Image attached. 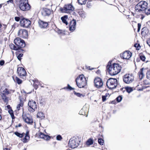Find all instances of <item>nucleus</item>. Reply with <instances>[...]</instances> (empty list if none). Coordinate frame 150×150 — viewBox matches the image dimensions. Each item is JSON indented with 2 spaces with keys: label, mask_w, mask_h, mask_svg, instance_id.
I'll list each match as a JSON object with an SVG mask.
<instances>
[{
  "label": "nucleus",
  "mask_w": 150,
  "mask_h": 150,
  "mask_svg": "<svg viewBox=\"0 0 150 150\" xmlns=\"http://www.w3.org/2000/svg\"><path fill=\"white\" fill-rule=\"evenodd\" d=\"M76 85L79 88L84 87L86 84V80L83 74L79 75L76 79Z\"/></svg>",
  "instance_id": "f257e3e1"
},
{
  "label": "nucleus",
  "mask_w": 150,
  "mask_h": 150,
  "mask_svg": "<svg viewBox=\"0 0 150 150\" xmlns=\"http://www.w3.org/2000/svg\"><path fill=\"white\" fill-rule=\"evenodd\" d=\"M19 6L20 8L23 11L29 10L30 8V6L27 0H20Z\"/></svg>",
  "instance_id": "f03ea898"
},
{
  "label": "nucleus",
  "mask_w": 150,
  "mask_h": 150,
  "mask_svg": "<svg viewBox=\"0 0 150 150\" xmlns=\"http://www.w3.org/2000/svg\"><path fill=\"white\" fill-rule=\"evenodd\" d=\"M80 142L78 138L73 137L70 139L69 145L71 148L74 149L78 146Z\"/></svg>",
  "instance_id": "7ed1b4c3"
},
{
  "label": "nucleus",
  "mask_w": 150,
  "mask_h": 150,
  "mask_svg": "<svg viewBox=\"0 0 150 150\" xmlns=\"http://www.w3.org/2000/svg\"><path fill=\"white\" fill-rule=\"evenodd\" d=\"M12 91L13 92V90H8L7 88H5L2 91H1V95L4 101L5 102L8 101V98L6 96V95L11 93Z\"/></svg>",
  "instance_id": "20e7f679"
},
{
  "label": "nucleus",
  "mask_w": 150,
  "mask_h": 150,
  "mask_svg": "<svg viewBox=\"0 0 150 150\" xmlns=\"http://www.w3.org/2000/svg\"><path fill=\"white\" fill-rule=\"evenodd\" d=\"M14 42L16 45L19 49L25 46L24 41L19 38H16L14 40Z\"/></svg>",
  "instance_id": "39448f33"
},
{
  "label": "nucleus",
  "mask_w": 150,
  "mask_h": 150,
  "mask_svg": "<svg viewBox=\"0 0 150 150\" xmlns=\"http://www.w3.org/2000/svg\"><path fill=\"white\" fill-rule=\"evenodd\" d=\"M28 109L30 112H34L37 108V105L35 101L32 100H29L28 103Z\"/></svg>",
  "instance_id": "423d86ee"
},
{
  "label": "nucleus",
  "mask_w": 150,
  "mask_h": 150,
  "mask_svg": "<svg viewBox=\"0 0 150 150\" xmlns=\"http://www.w3.org/2000/svg\"><path fill=\"white\" fill-rule=\"evenodd\" d=\"M74 6L71 4H68L65 5L63 9L62 10L63 12L67 13H70L71 11H73L74 10Z\"/></svg>",
  "instance_id": "0eeeda50"
},
{
  "label": "nucleus",
  "mask_w": 150,
  "mask_h": 150,
  "mask_svg": "<svg viewBox=\"0 0 150 150\" xmlns=\"http://www.w3.org/2000/svg\"><path fill=\"white\" fill-rule=\"evenodd\" d=\"M122 67L118 63H113V76L119 73Z\"/></svg>",
  "instance_id": "6e6552de"
},
{
  "label": "nucleus",
  "mask_w": 150,
  "mask_h": 150,
  "mask_svg": "<svg viewBox=\"0 0 150 150\" xmlns=\"http://www.w3.org/2000/svg\"><path fill=\"white\" fill-rule=\"evenodd\" d=\"M31 24V22L30 20L24 18L22 19L20 21L21 26L24 28H28Z\"/></svg>",
  "instance_id": "1a4fd4ad"
},
{
  "label": "nucleus",
  "mask_w": 150,
  "mask_h": 150,
  "mask_svg": "<svg viewBox=\"0 0 150 150\" xmlns=\"http://www.w3.org/2000/svg\"><path fill=\"white\" fill-rule=\"evenodd\" d=\"M132 55V53L129 51L127 50L124 52L122 54H120V57L123 59H128Z\"/></svg>",
  "instance_id": "9d476101"
},
{
  "label": "nucleus",
  "mask_w": 150,
  "mask_h": 150,
  "mask_svg": "<svg viewBox=\"0 0 150 150\" xmlns=\"http://www.w3.org/2000/svg\"><path fill=\"white\" fill-rule=\"evenodd\" d=\"M129 75V74H126L123 76V81L125 83L129 84L133 81V79L130 78Z\"/></svg>",
  "instance_id": "9b49d317"
},
{
  "label": "nucleus",
  "mask_w": 150,
  "mask_h": 150,
  "mask_svg": "<svg viewBox=\"0 0 150 150\" xmlns=\"http://www.w3.org/2000/svg\"><path fill=\"white\" fill-rule=\"evenodd\" d=\"M17 72L20 77L22 78L26 76V73L25 69L22 67H18L17 69Z\"/></svg>",
  "instance_id": "f8f14e48"
},
{
  "label": "nucleus",
  "mask_w": 150,
  "mask_h": 150,
  "mask_svg": "<svg viewBox=\"0 0 150 150\" xmlns=\"http://www.w3.org/2000/svg\"><path fill=\"white\" fill-rule=\"evenodd\" d=\"M94 83L95 86L97 88L101 87L103 85L102 80L100 78L98 77L95 78L94 80Z\"/></svg>",
  "instance_id": "ddd939ff"
},
{
  "label": "nucleus",
  "mask_w": 150,
  "mask_h": 150,
  "mask_svg": "<svg viewBox=\"0 0 150 150\" xmlns=\"http://www.w3.org/2000/svg\"><path fill=\"white\" fill-rule=\"evenodd\" d=\"M18 35L23 38H26L28 36V31L25 29H21L18 32Z\"/></svg>",
  "instance_id": "4468645a"
},
{
  "label": "nucleus",
  "mask_w": 150,
  "mask_h": 150,
  "mask_svg": "<svg viewBox=\"0 0 150 150\" xmlns=\"http://www.w3.org/2000/svg\"><path fill=\"white\" fill-rule=\"evenodd\" d=\"M112 61H110L108 63L106 66V73H109V74L111 75H112Z\"/></svg>",
  "instance_id": "2eb2a0df"
},
{
  "label": "nucleus",
  "mask_w": 150,
  "mask_h": 150,
  "mask_svg": "<svg viewBox=\"0 0 150 150\" xmlns=\"http://www.w3.org/2000/svg\"><path fill=\"white\" fill-rule=\"evenodd\" d=\"M24 121L28 124L32 125L33 123V120L31 118L25 115H22Z\"/></svg>",
  "instance_id": "dca6fc26"
},
{
  "label": "nucleus",
  "mask_w": 150,
  "mask_h": 150,
  "mask_svg": "<svg viewBox=\"0 0 150 150\" xmlns=\"http://www.w3.org/2000/svg\"><path fill=\"white\" fill-rule=\"evenodd\" d=\"M88 111V107H86V105L84 106L83 108L79 112V114L85 115L86 117L87 116V113Z\"/></svg>",
  "instance_id": "f3484780"
},
{
  "label": "nucleus",
  "mask_w": 150,
  "mask_h": 150,
  "mask_svg": "<svg viewBox=\"0 0 150 150\" xmlns=\"http://www.w3.org/2000/svg\"><path fill=\"white\" fill-rule=\"evenodd\" d=\"M76 21L75 20L71 21L69 25V29L72 32L74 31L75 29Z\"/></svg>",
  "instance_id": "a211bd4d"
},
{
  "label": "nucleus",
  "mask_w": 150,
  "mask_h": 150,
  "mask_svg": "<svg viewBox=\"0 0 150 150\" xmlns=\"http://www.w3.org/2000/svg\"><path fill=\"white\" fill-rule=\"evenodd\" d=\"M141 3L139 2L135 6V9L136 11L140 12L145 10L144 7V6L143 7L142 5H141Z\"/></svg>",
  "instance_id": "6ab92c4d"
},
{
  "label": "nucleus",
  "mask_w": 150,
  "mask_h": 150,
  "mask_svg": "<svg viewBox=\"0 0 150 150\" xmlns=\"http://www.w3.org/2000/svg\"><path fill=\"white\" fill-rule=\"evenodd\" d=\"M39 27L41 28H45L48 25L47 23L42 21H39L38 22Z\"/></svg>",
  "instance_id": "aec40b11"
},
{
  "label": "nucleus",
  "mask_w": 150,
  "mask_h": 150,
  "mask_svg": "<svg viewBox=\"0 0 150 150\" xmlns=\"http://www.w3.org/2000/svg\"><path fill=\"white\" fill-rule=\"evenodd\" d=\"M52 11L49 9L45 8L43 9L42 14L45 16H49L51 13Z\"/></svg>",
  "instance_id": "412c9836"
},
{
  "label": "nucleus",
  "mask_w": 150,
  "mask_h": 150,
  "mask_svg": "<svg viewBox=\"0 0 150 150\" xmlns=\"http://www.w3.org/2000/svg\"><path fill=\"white\" fill-rule=\"evenodd\" d=\"M112 79V78H110L108 79L106 83V85L110 89H112V81L111 80Z\"/></svg>",
  "instance_id": "4be33fe9"
},
{
  "label": "nucleus",
  "mask_w": 150,
  "mask_h": 150,
  "mask_svg": "<svg viewBox=\"0 0 150 150\" xmlns=\"http://www.w3.org/2000/svg\"><path fill=\"white\" fill-rule=\"evenodd\" d=\"M13 79L14 81L18 84H20L22 83V80L17 77L15 76H12Z\"/></svg>",
  "instance_id": "5701e85b"
},
{
  "label": "nucleus",
  "mask_w": 150,
  "mask_h": 150,
  "mask_svg": "<svg viewBox=\"0 0 150 150\" xmlns=\"http://www.w3.org/2000/svg\"><path fill=\"white\" fill-rule=\"evenodd\" d=\"M122 99V96L121 95H119L117 96L115 100H113V104L115 103V101L117 102V103L120 102Z\"/></svg>",
  "instance_id": "b1692460"
},
{
  "label": "nucleus",
  "mask_w": 150,
  "mask_h": 150,
  "mask_svg": "<svg viewBox=\"0 0 150 150\" xmlns=\"http://www.w3.org/2000/svg\"><path fill=\"white\" fill-rule=\"evenodd\" d=\"M143 68L141 69L140 71L139 72V77L141 80L144 76V75L143 73Z\"/></svg>",
  "instance_id": "393cba45"
},
{
  "label": "nucleus",
  "mask_w": 150,
  "mask_h": 150,
  "mask_svg": "<svg viewBox=\"0 0 150 150\" xmlns=\"http://www.w3.org/2000/svg\"><path fill=\"white\" fill-rule=\"evenodd\" d=\"M37 117L40 119H43L45 117L44 114L42 112H39L37 115Z\"/></svg>",
  "instance_id": "a878e982"
},
{
  "label": "nucleus",
  "mask_w": 150,
  "mask_h": 150,
  "mask_svg": "<svg viewBox=\"0 0 150 150\" xmlns=\"http://www.w3.org/2000/svg\"><path fill=\"white\" fill-rule=\"evenodd\" d=\"M68 18L67 16H65L64 17H61V19L62 20V22L65 23L66 25L68 24V22L67 21V19Z\"/></svg>",
  "instance_id": "bb28decb"
},
{
  "label": "nucleus",
  "mask_w": 150,
  "mask_h": 150,
  "mask_svg": "<svg viewBox=\"0 0 150 150\" xmlns=\"http://www.w3.org/2000/svg\"><path fill=\"white\" fill-rule=\"evenodd\" d=\"M113 89L115 88L118 85V82L117 79L113 78Z\"/></svg>",
  "instance_id": "cd10ccee"
},
{
  "label": "nucleus",
  "mask_w": 150,
  "mask_h": 150,
  "mask_svg": "<svg viewBox=\"0 0 150 150\" xmlns=\"http://www.w3.org/2000/svg\"><path fill=\"white\" fill-rule=\"evenodd\" d=\"M10 47L11 49L14 50H18L19 49L16 45H15L11 43L10 45Z\"/></svg>",
  "instance_id": "c85d7f7f"
},
{
  "label": "nucleus",
  "mask_w": 150,
  "mask_h": 150,
  "mask_svg": "<svg viewBox=\"0 0 150 150\" xmlns=\"http://www.w3.org/2000/svg\"><path fill=\"white\" fill-rule=\"evenodd\" d=\"M140 3H141V5H142V6L143 7V6L144 7L145 10L147 8V6L148 5V4L147 2H146L145 1H142L140 2Z\"/></svg>",
  "instance_id": "c756f323"
},
{
  "label": "nucleus",
  "mask_w": 150,
  "mask_h": 150,
  "mask_svg": "<svg viewBox=\"0 0 150 150\" xmlns=\"http://www.w3.org/2000/svg\"><path fill=\"white\" fill-rule=\"evenodd\" d=\"M125 88L128 93H130L133 91V89L132 88L126 86L125 87Z\"/></svg>",
  "instance_id": "7c9ffc66"
},
{
  "label": "nucleus",
  "mask_w": 150,
  "mask_h": 150,
  "mask_svg": "<svg viewBox=\"0 0 150 150\" xmlns=\"http://www.w3.org/2000/svg\"><path fill=\"white\" fill-rule=\"evenodd\" d=\"M93 140L91 139H88L86 142V145L87 146H89L93 144Z\"/></svg>",
  "instance_id": "2f4dec72"
},
{
  "label": "nucleus",
  "mask_w": 150,
  "mask_h": 150,
  "mask_svg": "<svg viewBox=\"0 0 150 150\" xmlns=\"http://www.w3.org/2000/svg\"><path fill=\"white\" fill-rule=\"evenodd\" d=\"M30 137L29 136H25L24 138L22 140V141L24 143L27 142L29 140Z\"/></svg>",
  "instance_id": "473e14b6"
},
{
  "label": "nucleus",
  "mask_w": 150,
  "mask_h": 150,
  "mask_svg": "<svg viewBox=\"0 0 150 150\" xmlns=\"http://www.w3.org/2000/svg\"><path fill=\"white\" fill-rule=\"evenodd\" d=\"M79 15L80 16L83 18H85L86 17V15L85 13L83 11H80L79 12Z\"/></svg>",
  "instance_id": "72a5a7b5"
},
{
  "label": "nucleus",
  "mask_w": 150,
  "mask_h": 150,
  "mask_svg": "<svg viewBox=\"0 0 150 150\" xmlns=\"http://www.w3.org/2000/svg\"><path fill=\"white\" fill-rule=\"evenodd\" d=\"M8 112L10 114L12 119L14 118V116L13 114V111L11 109H9Z\"/></svg>",
  "instance_id": "f704fd0d"
},
{
  "label": "nucleus",
  "mask_w": 150,
  "mask_h": 150,
  "mask_svg": "<svg viewBox=\"0 0 150 150\" xmlns=\"http://www.w3.org/2000/svg\"><path fill=\"white\" fill-rule=\"evenodd\" d=\"M98 143L100 145H103L104 144V141L102 138H99L98 140Z\"/></svg>",
  "instance_id": "c9c22d12"
},
{
  "label": "nucleus",
  "mask_w": 150,
  "mask_h": 150,
  "mask_svg": "<svg viewBox=\"0 0 150 150\" xmlns=\"http://www.w3.org/2000/svg\"><path fill=\"white\" fill-rule=\"evenodd\" d=\"M87 0H78L79 3L81 5L85 4Z\"/></svg>",
  "instance_id": "e433bc0d"
},
{
  "label": "nucleus",
  "mask_w": 150,
  "mask_h": 150,
  "mask_svg": "<svg viewBox=\"0 0 150 150\" xmlns=\"http://www.w3.org/2000/svg\"><path fill=\"white\" fill-rule=\"evenodd\" d=\"M109 95L108 93H106L105 95L102 96V100L103 102L105 101L106 100L107 97Z\"/></svg>",
  "instance_id": "4c0bfd02"
},
{
  "label": "nucleus",
  "mask_w": 150,
  "mask_h": 150,
  "mask_svg": "<svg viewBox=\"0 0 150 150\" xmlns=\"http://www.w3.org/2000/svg\"><path fill=\"white\" fill-rule=\"evenodd\" d=\"M134 46L136 48L137 50H139V49L140 48V45L139 44H135Z\"/></svg>",
  "instance_id": "58836bf2"
},
{
  "label": "nucleus",
  "mask_w": 150,
  "mask_h": 150,
  "mask_svg": "<svg viewBox=\"0 0 150 150\" xmlns=\"http://www.w3.org/2000/svg\"><path fill=\"white\" fill-rule=\"evenodd\" d=\"M23 105V103H21L19 104H18L17 106V108L18 110H19L20 109V108L22 107Z\"/></svg>",
  "instance_id": "ea45409f"
},
{
  "label": "nucleus",
  "mask_w": 150,
  "mask_h": 150,
  "mask_svg": "<svg viewBox=\"0 0 150 150\" xmlns=\"http://www.w3.org/2000/svg\"><path fill=\"white\" fill-rule=\"evenodd\" d=\"M74 94L76 95L78 97H84L85 96L84 95L81 94L79 93H76L75 92H74Z\"/></svg>",
  "instance_id": "a19ab883"
},
{
  "label": "nucleus",
  "mask_w": 150,
  "mask_h": 150,
  "mask_svg": "<svg viewBox=\"0 0 150 150\" xmlns=\"http://www.w3.org/2000/svg\"><path fill=\"white\" fill-rule=\"evenodd\" d=\"M15 134L18 137L21 138L23 136V134H21L17 132H16L15 133Z\"/></svg>",
  "instance_id": "79ce46f5"
},
{
  "label": "nucleus",
  "mask_w": 150,
  "mask_h": 150,
  "mask_svg": "<svg viewBox=\"0 0 150 150\" xmlns=\"http://www.w3.org/2000/svg\"><path fill=\"white\" fill-rule=\"evenodd\" d=\"M39 136L41 138L43 139H45V137H47V136H46V135H45L44 134H43L41 132L40 133Z\"/></svg>",
  "instance_id": "37998d69"
},
{
  "label": "nucleus",
  "mask_w": 150,
  "mask_h": 150,
  "mask_svg": "<svg viewBox=\"0 0 150 150\" xmlns=\"http://www.w3.org/2000/svg\"><path fill=\"white\" fill-rule=\"evenodd\" d=\"M140 59L143 61H144L146 59V57L144 55H140Z\"/></svg>",
  "instance_id": "c03bdc74"
},
{
  "label": "nucleus",
  "mask_w": 150,
  "mask_h": 150,
  "mask_svg": "<svg viewBox=\"0 0 150 150\" xmlns=\"http://www.w3.org/2000/svg\"><path fill=\"white\" fill-rule=\"evenodd\" d=\"M146 14L147 15L150 14V8L147 9V8L145 10H144Z\"/></svg>",
  "instance_id": "a18cd8bd"
},
{
  "label": "nucleus",
  "mask_w": 150,
  "mask_h": 150,
  "mask_svg": "<svg viewBox=\"0 0 150 150\" xmlns=\"http://www.w3.org/2000/svg\"><path fill=\"white\" fill-rule=\"evenodd\" d=\"M146 77L149 79H150V71H148L146 73Z\"/></svg>",
  "instance_id": "49530a36"
},
{
  "label": "nucleus",
  "mask_w": 150,
  "mask_h": 150,
  "mask_svg": "<svg viewBox=\"0 0 150 150\" xmlns=\"http://www.w3.org/2000/svg\"><path fill=\"white\" fill-rule=\"evenodd\" d=\"M64 89L68 88V89H69L70 90H72L74 89V88H72V87H71L69 84H68L67 87H64Z\"/></svg>",
  "instance_id": "de8ad7c7"
},
{
  "label": "nucleus",
  "mask_w": 150,
  "mask_h": 150,
  "mask_svg": "<svg viewBox=\"0 0 150 150\" xmlns=\"http://www.w3.org/2000/svg\"><path fill=\"white\" fill-rule=\"evenodd\" d=\"M23 54H19L17 56V58L20 61L21 59V57H23Z\"/></svg>",
  "instance_id": "09e8293b"
},
{
  "label": "nucleus",
  "mask_w": 150,
  "mask_h": 150,
  "mask_svg": "<svg viewBox=\"0 0 150 150\" xmlns=\"http://www.w3.org/2000/svg\"><path fill=\"white\" fill-rule=\"evenodd\" d=\"M62 139V138L61 136L60 135H57L56 137V139L57 140H61Z\"/></svg>",
  "instance_id": "8fccbe9b"
},
{
  "label": "nucleus",
  "mask_w": 150,
  "mask_h": 150,
  "mask_svg": "<svg viewBox=\"0 0 150 150\" xmlns=\"http://www.w3.org/2000/svg\"><path fill=\"white\" fill-rule=\"evenodd\" d=\"M144 84L145 85H147L149 84V83L146 80L144 81Z\"/></svg>",
  "instance_id": "3c124183"
},
{
  "label": "nucleus",
  "mask_w": 150,
  "mask_h": 150,
  "mask_svg": "<svg viewBox=\"0 0 150 150\" xmlns=\"http://www.w3.org/2000/svg\"><path fill=\"white\" fill-rule=\"evenodd\" d=\"M15 19L16 21H18L20 20V18L18 17H15Z\"/></svg>",
  "instance_id": "603ef678"
},
{
  "label": "nucleus",
  "mask_w": 150,
  "mask_h": 150,
  "mask_svg": "<svg viewBox=\"0 0 150 150\" xmlns=\"http://www.w3.org/2000/svg\"><path fill=\"white\" fill-rule=\"evenodd\" d=\"M146 29V28L145 27H144L143 28H142V29L141 30V33L142 34H143L144 32V31L145 30V29Z\"/></svg>",
  "instance_id": "864d4df0"
},
{
  "label": "nucleus",
  "mask_w": 150,
  "mask_h": 150,
  "mask_svg": "<svg viewBox=\"0 0 150 150\" xmlns=\"http://www.w3.org/2000/svg\"><path fill=\"white\" fill-rule=\"evenodd\" d=\"M4 64V60H1L0 61V65H1V66L3 65Z\"/></svg>",
  "instance_id": "5fc2aeb1"
},
{
  "label": "nucleus",
  "mask_w": 150,
  "mask_h": 150,
  "mask_svg": "<svg viewBox=\"0 0 150 150\" xmlns=\"http://www.w3.org/2000/svg\"><path fill=\"white\" fill-rule=\"evenodd\" d=\"M34 87L36 89L38 88V85L37 84H35V82L33 84Z\"/></svg>",
  "instance_id": "6e6d98bb"
},
{
  "label": "nucleus",
  "mask_w": 150,
  "mask_h": 150,
  "mask_svg": "<svg viewBox=\"0 0 150 150\" xmlns=\"http://www.w3.org/2000/svg\"><path fill=\"white\" fill-rule=\"evenodd\" d=\"M146 88V87H144V86H142V88H139V91H143V90L144 89H145Z\"/></svg>",
  "instance_id": "4d7b16f0"
},
{
  "label": "nucleus",
  "mask_w": 150,
  "mask_h": 150,
  "mask_svg": "<svg viewBox=\"0 0 150 150\" xmlns=\"http://www.w3.org/2000/svg\"><path fill=\"white\" fill-rule=\"evenodd\" d=\"M1 114H2V110L0 108V120H1L2 119Z\"/></svg>",
  "instance_id": "13d9d810"
},
{
  "label": "nucleus",
  "mask_w": 150,
  "mask_h": 150,
  "mask_svg": "<svg viewBox=\"0 0 150 150\" xmlns=\"http://www.w3.org/2000/svg\"><path fill=\"white\" fill-rule=\"evenodd\" d=\"M141 25L140 23H138L137 24L138 28H141Z\"/></svg>",
  "instance_id": "bf43d9fd"
},
{
  "label": "nucleus",
  "mask_w": 150,
  "mask_h": 150,
  "mask_svg": "<svg viewBox=\"0 0 150 150\" xmlns=\"http://www.w3.org/2000/svg\"><path fill=\"white\" fill-rule=\"evenodd\" d=\"M13 0H9L7 1V3L8 4L9 2L12 3L13 2Z\"/></svg>",
  "instance_id": "052dcab7"
},
{
  "label": "nucleus",
  "mask_w": 150,
  "mask_h": 150,
  "mask_svg": "<svg viewBox=\"0 0 150 150\" xmlns=\"http://www.w3.org/2000/svg\"><path fill=\"white\" fill-rule=\"evenodd\" d=\"M29 131H27L26 132L25 136H29Z\"/></svg>",
  "instance_id": "680f3d73"
},
{
  "label": "nucleus",
  "mask_w": 150,
  "mask_h": 150,
  "mask_svg": "<svg viewBox=\"0 0 150 150\" xmlns=\"http://www.w3.org/2000/svg\"><path fill=\"white\" fill-rule=\"evenodd\" d=\"M139 17L140 15H137L135 16V17L137 18H139Z\"/></svg>",
  "instance_id": "e2e57ef3"
},
{
  "label": "nucleus",
  "mask_w": 150,
  "mask_h": 150,
  "mask_svg": "<svg viewBox=\"0 0 150 150\" xmlns=\"http://www.w3.org/2000/svg\"><path fill=\"white\" fill-rule=\"evenodd\" d=\"M7 108L10 109L11 107L9 105H8L7 106Z\"/></svg>",
  "instance_id": "0e129e2a"
},
{
  "label": "nucleus",
  "mask_w": 150,
  "mask_h": 150,
  "mask_svg": "<svg viewBox=\"0 0 150 150\" xmlns=\"http://www.w3.org/2000/svg\"><path fill=\"white\" fill-rule=\"evenodd\" d=\"M140 30V28H137V31L138 32H139Z\"/></svg>",
  "instance_id": "69168bd1"
},
{
  "label": "nucleus",
  "mask_w": 150,
  "mask_h": 150,
  "mask_svg": "<svg viewBox=\"0 0 150 150\" xmlns=\"http://www.w3.org/2000/svg\"><path fill=\"white\" fill-rule=\"evenodd\" d=\"M142 16L141 18L142 19H143L144 18V16H143L142 15Z\"/></svg>",
  "instance_id": "338daca9"
},
{
  "label": "nucleus",
  "mask_w": 150,
  "mask_h": 150,
  "mask_svg": "<svg viewBox=\"0 0 150 150\" xmlns=\"http://www.w3.org/2000/svg\"><path fill=\"white\" fill-rule=\"evenodd\" d=\"M4 150H10V149H8V148H5Z\"/></svg>",
  "instance_id": "774afa93"
}]
</instances>
